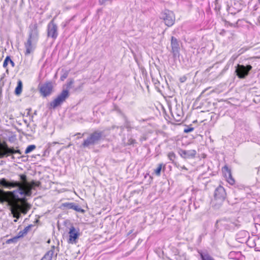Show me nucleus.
<instances>
[{
    "label": "nucleus",
    "mask_w": 260,
    "mask_h": 260,
    "mask_svg": "<svg viewBox=\"0 0 260 260\" xmlns=\"http://www.w3.org/2000/svg\"><path fill=\"white\" fill-rule=\"evenodd\" d=\"M226 197V192L224 188L221 186H218L215 190V199L218 200L220 203H222Z\"/></svg>",
    "instance_id": "obj_12"
},
{
    "label": "nucleus",
    "mask_w": 260,
    "mask_h": 260,
    "mask_svg": "<svg viewBox=\"0 0 260 260\" xmlns=\"http://www.w3.org/2000/svg\"><path fill=\"white\" fill-rule=\"evenodd\" d=\"M163 164H160L158 165V167L156 168V170H155L154 171V172L155 173V174L157 175V176H160V171L161 170V169H162V166Z\"/></svg>",
    "instance_id": "obj_26"
},
{
    "label": "nucleus",
    "mask_w": 260,
    "mask_h": 260,
    "mask_svg": "<svg viewBox=\"0 0 260 260\" xmlns=\"http://www.w3.org/2000/svg\"><path fill=\"white\" fill-rule=\"evenodd\" d=\"M39 88L42 95L46 97L51 93L53 86L51 82H48L41 85Z\"/></svg>",
    "instance_id": "obj_11"
},
{
    "label": "nucleus",
    "mask_w": 260,
    "mask_h": 260,
    "mask_svg": "<svg viewBox=\"0 0 260 260\" xmlns=\"http://www.w3.org/2000/svg\"><path fill=\"white\" fill-rule=\"evenodd\" d=\"M72 209L80 213H84L85 212L84 209H82L79 205L75 203H74Z\"/></svg>",
    "instance_id": "obj_23"
},
{
    "label": "nucleus",
    "mask_w": 260,
    "mask_h": 260,
    "mask_svg": "<svg viewBox=\"0 0 260 260\" xmlns=\"http://www.w3.org/2000/svg\"><path fill=\"white\" fill-rule=\"evenodd\" d=\"M193 130V127H189V128L184 129V132L185 133H188L192 132Z\"/></svg>",
    "instance_id": "obj_30"
},
{
    "label": "nucleus",
    "mask_w": 260,
    "mask_h": 260,
    "mask_svg": "<svg viewBox=\"0 0 260 260\" xmlns=\"http://www.w3.org/2000/svg\"><path fill=\"white\" fill-rule=\"evenodd\" d=\"M24 200H22L21 201H24ZM19 201H7V200H0V202H7L10 205H15L16 204V208H12L11 210L12 213L13 215V217L15 218H19L20 215V213H22L24 214H26L27 211L30 208V205L25 202H23L21 205H19L17 202Z\"/></svg>",
    "instance_id": "obj_3"
},
{
    "label": "nucleus",
    "mask_w": 260,
    "mask_h": 260,
    "mask_svg": "<svg viewBox=\"0 0 260 260\" xmlns=\"http://www.w3.org/2000/svg\"><path fill=\"white\" fill-rule=\"evenodd\" d=\"M69 238L68 239V243L70 244H75L76 243V240L79 236V231L76 229L74 226H71L70 228Z\"/></svg>",
    "instance_id": "obj_13"
},
{
    "label": "nucleus",
    "mask_w": 260,
    "mask_h": 260,
    "mask_svg": "<svg viewBox=\"0 0 260 260\" xmlns=\"http://www.w3.org/2000/svg\"><path fill=\"white\" fill-rule=\"evenodd\" d=\"M69 96V91L68 90H63L51 103L50 106L55 108L61 105L66 99Z\"/></svg>",
    "instance_id": "obj_8"
},
{
    "label": "nucleus",
    "mask_w": 260,
    "mask_h": 260,
    "mask_svg": "<svg viewBox=\"0 0 260 260\" xmlns=\"http://www.w3.org/2000/svg\"><path fill=\"white\" fill-rule=\"evenodd\" d=\"M53 254L54 251L53 250H50L47 252L41 260H52Z\"/></svg>",
    "instance_id": "obj_19"
},
{
    "label": "nucleus",
    "mask_w": 260,
    "mask_h": 260,
    "mask_svg": "<svg viewBox=\"0 0 260 260\" xmlns=\"http://www.w3.org/2000/svg\"><path fill=\"white\" fill-rule=\"evenodd\" d=\"M20 178L22 180V182L20 183L18 181H9L5 178L0 179V185L3 186L8 189H11L14 187H18L17 189H19L20 187L23 188L24 190H25L29 182L27 181L26 176L24 174H21L20 175Z\"/></svg>",
    "instance_id": "obj_2"
},
{
    "label": "nucleus",
    "mask_w": 260,
    "mask_h": 260,
    "mask_svg": "<svg viewBox=\"0 0 260 260\" xmlns=\"http://www.w3.org/2000/svg\"><path fill=\"white\" fill-rule=\"evenodd\" d=\"M39 38L38 24L36 22L31 23L28 27V36L27 39L38 42Z\"/></svg>",
    "instance_id": "obj_6"
},
{
    "label": "nucleus",
    "mask_w": 260,
    "mask_h": 260,
    "mask_svg": "<svg viewBox=\"0 0 260 260\" xmlns=\"http://www.w3.org/2000/svg\"><path fill=\"white\" fill-rule=\"evenodd\" d=\"M222 171L227 182L229 184L233 185L235 183V180L232 177L231 170L226 166H225L222 168Z\"/></svg>",
    "instance_id": "obj_15"
},
{
    "label": "nucleus",
    "mask_w": 260,
    "mask_h": 260,
    "mask_svg": "<svg viewBox=\"0 0 260 260\" xmlns=\"http://www.w3.org/2000/svg\"><path fill=\"white\" fill-rule=\"evenodd\" d=\"M233 57L234 59H236V57H237V56H233Z\"/></svg>",
    "instance_id": "obj_34"
},
{
    "label": "nucleus",
    "mask_w": 260,
    "mask_h": 260,
    "mask_svg": "<svg viewBox=\"0 0 260 260\" xmlns=\"http://www.w3.org/2000/svg\"><path fill=\"white\" fill-rule=\"evenodd\" d=\"M69 72L68 71H65L62 75L60 77V80L61 81H64L65 79H66L68 76Z\"/></svg>",
    "instance_id": "obj_28"
},
{
    "label": "nucleus",
    "mask_w": 260,
    "mask_h": 260,
    "mask_svg": "<svg viewBox=\"0 0 260 260\" xmlns=\"http://www.w3.org/2000/svg\"><path fill=\"white\" fill-rule=\"evenodd\" d=\"M171 46L174 55H177L179 53V45L177 40L174 37H172L171 39Z\"/></svg>",
    "instance_id": "obj_17"
},
{
    "label": "nucleus",
    "mask_w": 260,
    "mask_h": 260,
    "mask_svg": "<svg viewBox=\"0 0 260 260\" xmlns=\"http://www.w3.org/2000/svg\"><path fill=\"white\" fill-rule=\"evenodd\" d=\"M38 181H32L29 182L25 190L20 187L13 191H4L0 189V200L7 201H22L25 200V198L31 194V190L40 185Z\"/></svg>",
    "instance_id": "obj_1"
},
{
    "label": "nucleus",
    "mask_w": 260,
    "mask_h": 260,
    "mask_svg": "<svg viewBox=\"0 0 260 260\" xmlns=\"http://www.w3.org/2000/svg\"><path fill=\"white\" fill-rule=\"evenodd\" d=\"M179 167H180V168L182 170H186V171H187V169L185 166H180Z\"/></svg>",
    "instance_id": "obj_32"
},
{
    "label": "nucleus",
    "mask_w": 260,
    "mask_h": 260,
    "mask_svg": "<svg viewBox=\"0 0 260 260\" xmlns=\"http://www.w3.org/2000/svg\"><path fill=\"white\" fill-rule=\"evenodd\" d=\"M37 43V42L27 39L26 42L24 43V47L26 49L25 54L26 55H28L33 52L36 48Z\"/></svg>",
    "instance_id": "obj_14"
},
{
    "label": "nucleus",
    "mask_w": 260,
    "mask_h": 260,
    "mask_svg": "<svg viewBox=\"0 0 260 260\" xmlns=\"http://www.w3.org/2000/svg\"><path fill=\"white\" fill-rule=\"evenodd\" d=\"M74 203L69 202L63 203L61 204V207L68 209H72Z\"/></svg>",
    "instance_id": "obj_24"
},
{
    "label": "nucleus",
    "mask_w": 260,
    "mask_h": 260,
    "mask_svg": "<svg viewBox=\"0 0 260 260\" xmlns=\"http://www.w3.org/2000/svg\"><path fill=\"white\" fill-rule=\"evenodd\" d=\"M168 156V157L169 158L170 160H173V159H174L175 157V154L173 152H171L169 153Z\"/></svg>",
    "instance_id": "obj_29"
},
{
    "label": "nucleus",
    "mask_w": 260,
    "mask_h": 260,
    "mask_svg": "<svg viewBox=\"0 0 260 260\" xmlns=\"http://www.w3.org/2000/svg\"><path fill=\"white\" fill-rule=\"evenodd\" d=\"M102 134L101 132H95L90 135L83 143L84 147H87L90 145H94L101 138Z\"/></svg>",
    "instance_id": "obj_5"
},
{
    "label": "nucleus",
    "mask_w": 260,
    "mask_h": 260,
    "mask_svg": "<svg viewBox=\"0 0 260 260\" xmlns=\"http://www.w3.org/2000/svg\"><path fill=\"white\" fill-rule=\"evenodd\" d=\"M160 18L164 20L166 25L168 26H172L175 21V17L173 12L169 10H165L162 13Z\"/></svg>",
    "instance_id": "obj_7"
},
{
    "label": "nucleus",
    "mask_w": 260,
    "mask_h": 260,
    "mask_svg": "<svg viewBox=\"0 0 260 260\" xmlns=\"http://www.w3.org/2000/svg\"><path fill=\"white\" fill-rule=\"evenodd\" d=\"M16 218V219H15V220H14V222H17V219H18V218Z\"/></svg>",
    "instance_id": "obj_33"
},
{
    "label": "nucleus",
    "mask_w": 260,
    "mask_h": 260,
    "mask_svg": "<svg viewBox=\"0 0 260 260\" xmlns=\"http://www.w3.org/2000/svg\"><path fill=\"white\" fill-rule=\"evenodd\" d=\"M31 226V225H29L25 227L22 231H20L18 234V237L20 238L26 235L30 229Z\"/></svg>",
    "instance_id": "obj_18"
},
{
    "label": "nucleus",
    "mask_w": 260,
    "mask_h": 260,
    "mask_svg": "<svg viewBox=\"0 0 260 260\" xmlns=\"http://www.w3.org/2000/svg\"><path fill=\"white\" fill-rule=\"evenodd\" d=\"M252 67L250 65L244 66V65L238 64L236 67L235 72L239 78H245L251 70Z\"/></svg>",
    "instance_id": "obj_9"
},
{
    "label": "nucleus",
    "mask_w": 260,
    "mask_h": 260,
    "mask_svg": "<svg viewBox=\"0 0 260 260\" xmlns=\"http://www.w3.org/2000/svg\"><path fill=\"white\" fill-rule=\"evenodd\" d=\"M19 238V237H18V236L13 238H11V239H10L9 240H8L6 242L8 244H9V243H13V242H16V241L17 240V239Z\"/></svg>",
    "instance_id": "obj_27"
},
{
    "label": "nucleus",
    "mask_w": 260,
    "mask_h": 260,
    "mask_svg": "<svg viewBox=\"0 0 260 260\" xmlns=\"http://www.w3.org/2000/svg\"><path fill=\"white\" fill-rule=\"evenodd\" d=\"M73 80H71L68 83V87H70L73 84Z\"/></svg>",
    "instance_id": "obj_31"
},
{
    "label": "nucleus",
    "mask_w": 260,
    "mask_h": 260,
    "mask_svg": "<svg viewBox=\"0 0 260 260\" xmlns=\"http://www.w3.org/2000/svg\"><path fill=\"white\" fill-rule=\"evenodd\" d=\"M47 35L48 37H51L53 39H55L57 37V26L54 23L53 20H51L48 24Z\"/></svg>",
    "instance_id": "obj_10"
},
{
    "label": "nucleus",
    "mask_w": 260,
    "mask_h": 260,
    "mask_svg": "<svg viewBox=\"0 0 260 260\" xmlns=\"http://www.w3.org/2000/svg\"><path fill=\"white\" fill-rule=\"evenodd\" d=\"M15 153L21 154L20 150H14L13 148L8 147L5 143L0 142V158L7 157L9 154Z\"/></svg>",
    "instance_id": "obj_4"
},
{
    "label": "nucleus",
    "mask_w": 260,
    "mask_h": 260,
    "mask_svg": "<svg viewBox=\"0 0 260 260\" xmlns=\"http://www.w3.org/2000/svg\"><path fill=\"white\" fill-rule=\"evenodd\" d=\"M258 3L260 4V0H258Z\"/></svg>",
    "instance_id": "obj_35"
},
{
    "label": "nucleus",
    "mask_w": 260,
    "mask_h": 260,
    "mask_svg": "<svg viewBox=\"0 0 260 260\" xmlns=\"http://www.w3.org/2000/svg\"><path fill=\"white\" fill-rule=\"evenodd\" d=\"M36 146L35 145H29L25 150V154H28L30 152L32 151L36 148Z\"/></svg>",
    "instance_id": "obj_25"
},
{
    "label": "nucleus",
    "mask_w": 260,
    "mask_h": 260,
    "mask_svg": "<svg viewBox=\"0 0 260 260\" xmlns=\"http://www.w3.org/2000/svg\"><path fill=\"white\" fill-rule=\"evenodd\" d=\"M200 256H201L202 260H214L208 253H204L200 252Z\"/></svg>",
    "instance_id": "obj_20"
},
{
    "label": "nucleus",
    "mask_w": 260,
    "mask_h": 260,
    "mask_svg": "<svg viewBox=\"0 0 260 260\" xmlns=\"http://www.w3.org/2000/svg\"><path fill=\"white\" fill-rule=\"evenodd\" d=\"M22 82L21 81H19L18 82V85H17L16 88H15V92L16 94L19 95V94H20V93L22 91Z\"/></svg>",
    "instance_id": "obj_22"
},
{
    "label": "nucleus",
    "mask_w": 260,
    "mask_h": 260,
    "mask_svg": "<svg viewBox=\"0 0 260 260\" xmlns=\"http://www.w3.org/2000/svg\"><path fill=\"white\" fill-rule=\"evenodd\" d=\"M178 153L184 158H193L197 154L196 151L193 149L188 150L180 149Z\"/></svg>",
    "instance_id": "obj_16"
},
{
    "label": "nucleus",
    "mask_w": 260,
    "mask_h": 260,
    "mask_svg": "<svg viewBox=\"0 0 260 260\" xmlns=\"http://www.w3.org/2000/svg\"><path fill=\"white\" fill-rule=\"evenodd\" d=\"M8 63H10L12 67L14 66V62L11 60L10 57L9 56H7L5 58L4 63H3V67H6L8 65Z\"/></svg>",
    "instance_id": "obj_21"
}]
</instances>
